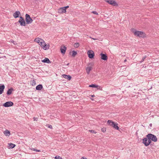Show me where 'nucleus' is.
<instances>
[{
	"label": "nucleus",
	"instance_id": "obj_42",
	"mask_svg": "<svg viewBox=\"0 0 159 159\" xmlns=\"http://www.w3.org/2000/svg\"><path fill=\"white\" fill-rule=\"evenodd\" d=\"M90 99L91 100H92V101L94 100V99H93V98H90Z\"/></svg>",
	"mask_w": 159,
	"mask_h": 159
},
{
	"label": "nucleus",
	"instance_id": "obj_3",
	"mask_svg": "<svg viewBox=\"0 0 159 159\" xmlns=\"http://www.w3.org/2000/svg\"><path fill=\"white\" fill-rule=\"evenodd\" d=\"M25 20L27 24L31 23L33 21V19L30 17V16L28 14H26L25 15Z\"/></svg>",
	"mask_w": 159,
	"mask_h": 159
},
{
	"label": "nucleus",
	"instance_id": "obj_47",
	"mask_svg": "<svg viewBox=\"0 0 159 159\" xmlns=\"http://www.w3.org/2000/svg\"><path fill=\"white\" fill-rule=\"evenodd\" d=\"M69 64L68 63L67 64H66V65H67V66H68V65H69Z\"/></svg>",
	"mask_w": 159,
	"mask_h": 159
},
{
	"label": "nucleus",
	"instance_id": "obj_14",
	"mask_svg": "<svg viewBox=\"0 0 159 159\" xmlns=\"http://www.w3.org/2000/svg\"><path fill=\"white\" fill-rule=\"evenodd\" d=\"M66 47L64 46L63 47H62L61 48V52L62 54H64L66 52Z\"/></svg>",
	"mask_w": 159,
	"mask_h": 159
},
{
	"label": "nucleus",
	"instance_id": "obj_41",
	"mask_svg": "<svg viewBox=\"0 0 159 159\" xmlns=\"http://www.w3.org/2000/svg\"><path fill=\"white\" fill-rule=\"evenodd\" d=\"M81 159H87L86 158H84V157H82Z\"/></svg>",
	"mask_w": 159,
	"mask_h": 159
},
{
	"label": "nucleus",
	"instance_id": "obj_44",
	"mask_svg": "<svg viewBox=\"0 0 159 159\" xmlns=\"http://www.w3.org/2000/svg\"><path fill=\"white\" fill-rule=\"evenodd\" d=\"M91 96L92 97H95V95H91Z\"/></svg>",
	"mask_w": 159,
	"mask_h": 159
},
{
	"label": "nucleus",
	"instance_id": "obj_21",
	"mask_svg": "<svg viewBox=\"0 0 159 159\" xmlns=\"http://www.w3.org/2000/svg\"><path fill=\"white\" fill-rule=\"evenodd\" d=\"M42 39H40L39 38H37L35 39L34 41L39 43L41 41H42Z\"/></svg>",
	"mask_w": 159,
	"mask_h": 159
},
{
	"label": "nucleus",
	"instance_id": "obj_9",
	"mask_svg": "<svg viewBox=\"0 0 159 159\" xmlns=\"http://www.w3.org/2000/svg\"><path fill=\"white\" fill-rule=\"evenodd\" d=\"M62 76L63 78L66 79L68 80H70L71 78V77L70 75L63 74L62 75Z\"/></svg>",
	"mask_w": 159,
	"mask_h": 159
},
{
	"label": "nucleus",
	"instance_id": "obj_2",
	"mask_svg": "<svg viewBox=\"0 0 159 159\" xmlns=\"http://www.w3.org/2000/svg\"><path fill=\"white\" fill-rule=\"evenodd\" d=\"M132 31L134 33V35L137 36L143 37L144 35V33L142 31H136L134 29L132 30Z\"/></svg>",
	"mask_w": 159,
	"mask_h": 159
},
{
	"label": "nucleus",
	"instance_id": "obj_40",
	"mask_svg": "<svg viewBox=\"0 0 159 159\" xmlns=\"http://www.w3.org/2000/svg\"><path fill=\"white\" fill-rule=\"evenodd\" d=\"M35 150L37 152H39L40 151V150H39L36 149V150Z\"/></svg>",
	"mask_w": 159,
	"mask_h": 159
},
{
	"label": "nucleus",
	"instance_id": "obj_31",
	"mask_svg": "<svg viewBox=\"0 0 159 159\" xmlns=\"http://www.w3.org/2000/svg\"><path fill=\"white\" fill-rule=\"evenodd\" d=\"M147 57V56L146 55V56H145L142 58V59L141 61H140V63H142V62H143V61H144V59L146 58Z\"/></svg>",
	"mask_w": 159,
	"mask_h": 159
},
{
	"label": "nucleus",
	"instance_id": "obj_1",
	"mask_svg": "<svg viewBox=\"0 0 159 159\" xmlns=\"http://www.w3.org/2000/svg\"><path fill=\"white\" fill-rule=\"evenodd\" d=\"M157 139L156 136L152 134H149L146 135V137L143 139V143L146 146H148L151 143V141L156 142Z\"/></svg>",
	"mask_w": 159,
	"mask_h": 159
},
{
	"label": "nucleus",
	"instance_id": "obj_18",
	"mask_svg": "<svg viewBox=\"0 0 159 159\" xmlns=\"http://www.w3.org/2000/svg\"><path fill=\"white\" fill-rule=\"evenodd\" d=\"M43 88V86L42 84H39L36 86V90H41Z\"/></svg>",
	"mask_w": 159,
	"mask_h": 159
},
{
	"label": "nucleus",
	"instance_id": "obj_46",
	"mask_svg": "<svg viewBox=\"0 0 159 159\" xmlns=\"http://www.w3.org/2000/svg\"><path fill=\"white\" fill-rule=\"evenodd\" d=\"M35 150H36V149H34V148L33 149V150L34 151H35Z\"/></svg>",
	"mask_w": 159,
	"mask_h": 159
},
{
	"label": "nucleus",
	"instance_id": "obj_45",
	"mask_svg": "<svg viewBox=\"0 0 159 159\" xmlns=\"http://www.w3.org/2000/svg\"><path fill=\"white\" fill-rule=\"evenodd\" d=\"M127 61V60L126 59H125L124 61V62H126Z\"/></svg>",
	"mask_w": 159,
	"mask_h": 159
},
{
	"label": "nucleus",
	"instance_id": "obj_36",
	"mask_svg": "<svg viewBox=\"0 0 159 159\" xmlns=\"http://www.w3.org/2000/svg\"><path fill=\"white\" fill-rule=\"evenodd\" d=\"M69 7V6H66V7H63L64 9V10H66V9H67V8H68Z\"/></svg>",
	"mask_w": 159,
	"mask_h": 159
},
{
	"label": "nucleus",
	"instance_id": "obj_27",
	"mask_svg": "<svg viewBox=\"0 0 159 159\" xmlns=\"http://www.w3.org/2000/svg\"><path fill=\"white\" fill-rule=\"evenodd\" d=\"M97 85H95V84H92L89 86V87H90L92 88H96L97 87Z\"/></svg>",
	"mask_w": 159,
	"mask_h": 159
},
{
	"label": "nucleus",
	"instance_id": "obj_8",
	"mask_svg": "<svg viewBox=\"0 0 159 159\" xmlns=\"http://www.w3.org/2000/svg\"><path fill=\"white\" fill-rule=\"evenodd\" d=\"M111 126L117 130H118L119 129V127L118 126V124L117 123H115L114 122H113L112 123Z\"/></svg>",
	"mask_w": 159,
	"mask_h": 159
},
{
	"label": "nucleus",
	"instance_id": "obj_28",
	"mask_svg": "<svg viewBox=\"0 0 159 159\" xmlns=\"http://www.w3.org/2000/svg\"><path fill=\"white\" fill-rule=\"evenodd\" d=\"M112 122H113V121L110 120H108L107 121V123L111 126V124H112Z\"/></svg>",
	"mask_w": 159,
	"mask_h": 159
},
{
	"label": "nucleus",
	"instance_id": "obj_39",
	"mask_svg": "<svg viewBox=\"0 0 159 159\" xmlns=\"http://www.w3.org/2000/svg\"><path fill=\"white\" fill-rule=\"evenodd\" d=\"M24 20V19L22 16H20V17L19 20Z\"/></svg>",
	"mask_w": 159,
	"mask_h": 159
},
{
	"label": "nucleus",
	"instance_id": "obj_29",
	"mask_svg": "<svg viewBox=\"0 0 159 159\" xmlns=\"http://www.w3.org/2000/svg\"><path fill=\"white\" fill-rule=\"evenodd\" d=\"M89 131L92 133L96 134L97 133V132L93 130H89Z\"/></svg>",
	"mask_w": 159,
	"mask_h": 159
},
{
	"label": "nucleus",
	"instance_id": "obj_26",
	"mask_svg": "<svg viewBox=\"0 0 159 159\" xmlns=\"http://www.w3.org/2000/svg\"><path fill=\"white\" fill-rule=\"evenodd\" d=\"M30 83L32 86H34L36 84L35 81L33 80L30 82Z\"/></svg>",
	"mask_w": 159,
	"mask_h": 159
},
{
	"label": "nucleus",
	"instance_id": "obj_20",
	"mask_svg": "<svg viewBox=\"0 0 159 159\" xmlns=\"http://www.w3.org/2000/svg\"><path fill=\"white\" fill-rule=\"evenodd\" d=\"M8 145H9L8 148L9 149L13 148H14L16 146L15 144H13V143H8Z\"/></svg>",
	"mask_w": 159,
	"mask_h": 159
},
{
	"label": "nucleus",
	"instance_id": "obj_5",
	"mask_svg": "<svg viewBox=\"0 0 159 159\" xmlns=\"http://www.w3.org/2000/svg\"><path fill=\"white\" fill-rule=\"evenodd\" d=\"M88 55V57L91 59L93 58L94 56V53L93 51L92 50L88 51L87 52Z\"/></svg>",
	"mask_w": 159,
	"mask_h": 159
},
{
	"label": "nucleus",
	"instance_id": "obj_15",
	"mask_svg": "<svg viewBox=\"0 0 159 159\" xmlns=\"http://www.w3.org/2000/svg\"><path fill=\"white\" fill-rule=\"evenodd\" d=\"M5 87V86L4 84L0 86V94H1L3 93Z\"/></svg>",
	"mask_w": 159,
	"mask_h": 159
},
{
	"label": "nucleus",
	"instance_id": "obj_48",
	"mask_svg": "<svg viewBox=\"0 0 159 159\" xmlns=\"http://www.w3.org/2000/svg\"><path fill=\"white\" fill-rule=\"evenodd\" d=\"M94 39V40H95L96 39Z\"/></svg>",
	"mask_w": 159,
	"mask_h": 159
},
{
	"label": "nucleus",
	"instance_id": "obj_22",
	"mask_svg": "<svg viewBox=\"0 0 159 159\" xmlns=\"http://www.w3.org/2000/svg\"><path fill=\"white\" fill-rule=\"evenodd\" d=\"M49 48V45H47L45 43V44H44L43 47V49L45 50H46L47 49H48Z\"/></svg>",
	"mask_w": 159,
	"mask_h": 159
},
{
	"label": "nucleus",
	"instance_id": "obj_13",
	"mask_svg": "<svg viewBox=\"0 0 159 159\" xmlns=\"http://www.w3.org/2000/svg\"><path fill=\"white\" fill-rule=\"evenodd\" d=\"M18 22L20 24V25L21 26H25L26 25L25 22L24 20H19Z\"/></svg>",
	"mask_w": 159,
	"mask_h": 159
},
{
	"label": "nucleus",
	"instance_id": "obj_23",
	"mask_svg": "<svg viewBox=\"0 0 159 159\" xmlns=\"http://www.w3.org/2000/svg\"><path fill=\"white\" fill-rule=\"evenodd\" d=\"M39 44L40 45L41 47L43 48L45 44V42L42 39V41H41Z\"/></svg>",
	"mask_w": 159,
	"mask_h": 159
},
{
	"label": "nucleus",
	"instance_id": "obj_38",
	"mask_svg": "<svg viewBox=\"0 0 159 159\" xmlns=\"http://www.w3.org/2000/svg\"><path fill=\"white\" fill-rule=\"evenodd\" d=\"M38 118L34 117L33 118V120L34 121H37L38 120Z\"/></svg>",
	"mask_w": 159,
	"mask_h": 159
},
{
	"label": "nucleus",
	"instance_id": "obj_12",
	"mask_svg": "<svg viewBox=\"0 0 159 159\" xmlns=\"http://www.w3.org/2000/svg\"><path fill=\"white\" fill-rule=\"evenodd\" d=\"M42 61L43 63H47L48 64L51 63V62L48 58H45Z\"/></svg>",
	"mask_w": 159,
	"mask_h": 159
},
{
	"label": "nucleus",
	"instance_id": "obj_32",
	"mask_svg": "<svg viewBox=\"0 0 159 159\" xmlns=\"http://www.w3.org/2000/svg\"><path fill=\"white\" fill-rule=\"evenodd\" d=\"M97 86H98L96 88H97V89H99L101 90H102V87L101 86H100L97 85Z\"/></svg>",
	"mask_w": 159,
	"mask_h": 159
},
{
	"label": "nucleus",
	"instance_id": "obj_10",
	"mask_svg": "<svg viewBox=\"0 0 159 159\" xmlns=\"http://www.w3.org/2000/svg\"><path fill=\"white\" fill-rule=\"evenodd\" d=\"M20 14V12L19 11H16L13 15V16L15 18H17L19 17V15Z\"/></svg>",
	"mask_w": 159,
	"mask_h": 159
},
{
	"label": "nucleus",
	"instance_id": "obj_35",
	"mask_svg": "<svg viewBox=\"0 0 159 159\" xmlns=\"http://www.w3.org/2000/svg\"><path fill=\"white\" fill-rule=\"evenodd\" d=\"M48 127L51 129H52V126L50 125H48Z\"/></svg>",
	"mask_w": 159,
	"mask_h": 159
},
{
	"label": "nucleus",
	"instance_id": "obj_6",
	"mask_svg": "<svg viewBox=\"0 0 159 159\" xmlns=\"http://www.w3.org/2000/svg\"><path fill=\"white\" fill-rule=\"evenodd\" d=\"M105 1L110 5H112L114 6H116L117 5V3L115 1L112 0H105Z\"/></svg>",
	"mask_w": 159,
	"mask_h": 159
},
{
	"label": "nucleus",
	"instance_id": "obj_7",
	"mask_svg": "<svg viewBox=\"0 0 159 159\" xmlns=\"http://www.w3.org/2000/svg\"><path fill=\"white\" fill-rule=\"evenodd\" d=\"M100 55L101 56V58L102 60L104 61H106L107 60L108 57L106 54H103V53H101L100 54Z\"/></svg>",
	"mask_w": 159,
	"mask_h": 159
},
{
	"label": "nucleus",
	"instance_id": "obj_34",
	"mask_svg": "<svg viewBox=\"0 0 159 159\" xmlns=\"http://www.w3.org/2000/svg\"><path fill=\"white\" fill-rule=\"evenodd\" d=\"M101 131H102L103 132H104L106 131V129L104 128H102L101 129Z\"/></svg>",
	"mask_w": 159,
	"mask_h": 159
},
{
	"label": "nucleus",
	"instance_id": "obj_30",
	"mask_svg": "<svg viewBox=\"0 0 159 159\" xmlns=\"http://www.w3.org/2000/svg\"><path fill=\"white\" fill-rule=\"evenodd\" d=\"M54 158L55 159H62L61 157L58 156H55Z\"/></svg>",
	"mask_w": 159,
	"mask_h": 159
},
{
	"label": "nucleus",
	"instance_id": "obj_25",
	"mask_svg": "<svg viewBox=\"0 0 159 159\" xmlns=\"http://www.w3.org/2000/svg\"><path fill=\"white\" fill-rule=\"evenodd\" d=\"M80 46V44L78 43H75L74 45V46L75 48H78Z\"/></svg>",
	"mask_w": 159,
	"mask_h": 159
},
{
	"label": "nucleus",
	"instance_id": "obj_37",
	"mask_svg": "<svg viewBox=\"0 0 159 159\" xmlns=\"http://www.w3.org/2000/svg\"><path fill=\"white\" fill-rule=\"evenodd\" d=\"M92 12L94 14H95V15H98V13L96 11H93Z\"/></svg>",
	"mask_w": 159,
	"mask_h": 159
},
{
	"label": "nucleus",
	"instance_id": "obj_43",
	"mask_svg": "<svg viewBox=\"0 0 159 159\" xmlns=\"http://www.w3.org/2000/svg\"><path fill=\"white\" fill-rule=\"evenodd\" d=\"M152 124L151 123L149 124V126H150V127H152Z\"/></svg>",
	"mask_w": 159,
	"mask_h": 159
},
{
	"label": "nucleus",
	"instance_id": "obj_16",
	"mask_svg": "<svg viewBox=\"0 0 159 159\" xmlns=\"http://www.w3.org/2000/svg\"><path fill=\"white\" fill-rule=\"evenodd\" d=\"M14 91V89L12 88H11L8 89L7 92V94L8 95H10L11 94L12 92Z\"/></svg>",
	"mask_w": 159,
	"mask_h": 159
},
{
	"label": "nucleus",
	"instance_id": "obj_17",
	"mask_svg": "<svg viewBox=\"0 0 159 159\" xmlns=\"http://www.w3.org/2000/svg\"><path fill=\"white\" fill-rule=\"evenodd\" d=\"M3 133L5 136H9L11 134L10 132L7 129L3 132Z\"/></svg>",
	"mask_w": 159,
	"mask_h": 159
},
{
	"label": "nucleus",
	"instance_id": "obj_11",
	"mask_svg": "<svg viewBox=\"0 0 159 159\" xmlns=\"http://www.w3.org/2000/svg\"><path fill=\"white\" fill-rule=\"evenodd\" d=\"M66 12V10H64V9L63 7H62L59 8L58 10V12L60 13H65Z\"/></svg>",
	"mask_w": 159,
	"mask_h": 159
},
{
	"label": "nucleus",
	"instance_id": "obj_19",
	"mask_svg": "<svg viewBox=\"0 0 159 159\" xmlns=\"http://www.w3.org/2000/svg\"><path fill=\"white\" fill-rule=\"evenodd\" d=\"M92 69V67L91 66L87 67L86 68V72L88 74H89L90 71Z\"/></svg>",
	"mask_w": 159,
	"mask_h": 159
},
{
	"label": "nucleus",
	"instance_id": "obj_33",
	"mask_svg": "<svg viewBox=\"0 0 159 159\" xmlns=\"http://www.w3.org/2000/svg\"><path fill=\"white\" fill-rule=\"evenodd\" d=\"M11 42L12 43L16 45L17 44L16 42L12 40H11Z\"/></svg>",
	"mask_w": 159,
	"mask_h": 159
},
{
	"label": "nucleus",
	"instance_id": "obj_4",
	"mask_svg": "<svg viewBox=\"0 0 159 159\" xmlns=\"http://www.w3.org/2000/svg\"><path fill=\"white\" fill-rule=\"evenodd\" d=\"M13 103L11 101H8L6 102L3 104V106L5 107H8L12 106L13 105Z\"/></svg>",
	"mask_w": 159,
	"mask_h": 159
},
{
	"label": "nucleus",
	"instance_id": "obj_24",
	"mask_svg": "<svg viewBox=\"0 0 159 159\" xmlns=\"http://www.w3.org/2000/svg\"><path fill=\"white\" fill-rule=\"evenodd\" d=\"M77 52L74 50L72 51V56L73 57H75V55L77 54Z\"/></svg>",
	"mask_w": 159,
	"mask_h": 159
}]
</instances>
